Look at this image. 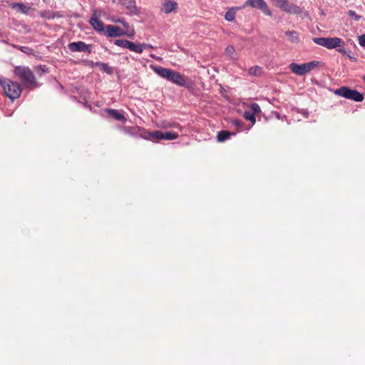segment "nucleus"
Wrapping results in <instances>:
<instances>
[{"label": "nucleus", "instance_id": "1", "mask_svg": "<svg viewBox=\"0 0 365 365\" xmlns=\"http://www.w3.org/2000/svg\"><path fill=\"white\" fill-rule=\"evenodd\" d=\"M14 73L26 88H35L38 87V84L34 74L29 67L16 66L14 68Z\"/></svg>", "mask_w": 365, "mask_h": 365}, {"label": "nucleus", "instance_id": "2", "mask_svg": "<svg viewBox=\"0 0 365 365\" xmlns=\"http://www.w3.org/2000/svg\"><path fill=\"white\" fill-rule=\"evenodd\" d=\"M321 66L322 62L312 61L302 64L292 63L289 64V68L294 74L302 76Z\"/></svg>", "mask_w": 365, "mask_h": 365}, {"label": "nucleus", "instance_id": "3", "mask_svg": "<svg viewBox=\"0 0 365 365\" xmlns=\"http://www.w3.org/2000/svg\"><path fill=\"white\" fill-rule=\"evenodd\" d=\"M5 94L11 99L18 98L21 93V88L16 82L6 79L0 81Z\"/></svg>", "mask_w": 365, "mask_h": 365}, {"label": "nucleus", "instance_id": "4", "mask_svg": "<svg viewBox=\"0 0 365 365\" xmlns=\"http://www.w3.org/2000/svg\"><path fill=\"white\" fill-rule=\"evenodd\" d=\"M334 93L349 100L356 102H361L364 100V95L356 90L351 89L346 86H341L334 91Z\"/></svg>", "mask_w": 365, "mask_h": 365}, {"label": "nucleus", "instance_id": "5", "mask_svg": "<svg viewBox=\"0 0 365 365\" xmlns=\"http://www.w3.org/2000/svg\"><path fill=\"white\" fill-rule=\"evenodd\" d=\"M179 135L173 131H166L165 133L160 131V130H155L153 132H150V133H145V135H143L144 139L148 140H151L153 142H157L160 140H175L178 138Z\"/></svg>", "mask_w": 365, "mask_h": 365}, {"label": "nucleus", "instance_id": "6", "mask_svg": "<svg viewBox=\"0 0 365 365\" xmlns=\"http://www.w3.org/2000/svg\"><path fill=\"white\" fill-rule=\"evenodd\" d=\"M313 41L323 47H325L328 49L336 48L338 47H343L345 44L344 41L338 37H332V38H314Z\"/></svg>", "mask_w": 365, "mask_h": 365}, {"label": "nucleus", "instance_id": "7", "mask_svg": "<svg viewBox=\"0 0 365 365\" xmlns=\"http://www.w3.org/2000/svg\"><path fill=\"white\" fill-rule=\"evenodd\" d=\"M245 6L259 9L262 10L265 15L269 16H272V12L264 0H247L242 7L244 8Z\"/></svg>", "mask_w": 365, "mask_h": 365}, {"label": "nucleus", "instance_id": "8", "mask_svg": "<svg viewBox=\"0 0 365 365\" xmlns=\"http://www.w3.org/2000/svg\"><path fill=\"white\" fill-rule=\"evenodd\" d=\"M106 34L108 37H117L127 35L128 36H133L134 31L132 30L130 32H125L122 30L120 27L114 25H108L106 26Z\"/></svg>", "mask_w": 365, "mask_h": 365}, {"label": "nucleus", "instance_id": "9", "mask_svg": "<svg viewBox=\"0 0 365 365\" xmlns=\"http://www.w3.org/2000/svg\"><path fill=\"white\" fill-rule=\"evenodd\" d=\"M68 48L71 52H91V45H88L81 41L69 43Z\"/></svg>", "mask_w": 365, "mask_h": 365}, {"label": "nucleus", "instance_id": "10", "mask_svg": "<svg viewBox=\"0 0 365 365\" xmlns=\"http://www.w3.org/2000/svg\"><path fill=\"white\" fill-rule=\"evenodd\" d=\"M153 70L161 78H165L169 81H171V78L173 77L175 72V71L159 66H153Z\"/></svg>", "mask_w": 365, "mask_h": 365}, {"label": "nucleus", "instance_id": "11", "mask_svg": "<svg viewBox=\"0 0 365 365\" xmlns=\"http://www.w3.org/2000/svg\"><path fill=\"white\" fill-rule=\"evenodd\" d=\"M125 133L132 135V136H140L144 139L143 135L145 133H150V132L146 131L145 129L141 128L140 127H125L123 128Z\"/></svg>", "mask_w": 365, "mask_h": 365}, {"label": "nucleus", "instance_id": "12", "mask_svg": "<svg viewBox=\"0 0 365 365\" xmlns=\"http://www.w3.org/2000/svg\"><path fill=\"white\" fill-rule=\"evenodd\" d=\"M89 22L96 31L98 32H103L105 31L104 24L98 19L96 11L92 14Z\"/></svg>", "mask_w": 365, "mask_h": 365}, {"label": "nucleus", "instance_id": "13", "mask_svg": "<svg viewBox=\"0 0 365 365\" xmlns=\"http://www.w3.org/2000/svg\"><path fill=\"white\" fill-rule=\"evenodd\" d=\"M162 5L161 11L165 14H170L178 8V3L171 0H165Z\"/></svg>", "mask_w": 365, "mask_h": 365}, {"label": "nucleus", "instance_id": "14", "mask_svg": "<svg viewBox=\"0 0 365 365\" xmlns=\"http://www.w3.org/2000/svg\"><path fill=\"white\" fill-rule=\"evenodd\" d=\"M120 1L130 13L138 14L135 0H120Z\"/></svg>", "mask_w": 365, "mask_h": 365}, {"label": "nucleus", "instance_id": "15", "mask_svg": "<svg viewBox=\"0 0 365 365\" xmlns=\"http://www.w3.org/2000/svg\"><path fill=\"white\" fill-rule=\"evenodd\" d=\"M170 82L178 86H183L185 85L186 81L182 75H181L178 72L175 71L173 73V77H172Z\"/></svg>", "mask_w": 365, "mask_h": 365}, {"label": "nucleus", "instance_id": "16", "mask_svg": "<svg viewBox=\"0 0 365 365\" xmlns=\"http://www.w3.org/2000/svg\"><path fill=\"white\" fill-rule=\"evenodd\" d=\"M107 113L110 117L117 120L123 122L126 120L125 116L117 110L110 108L107 110Z\"/></svg>", "mask_w": 365, "mask_h": 365}, {"label": "nucleus", "instance_id": "17", "mask_svg": "<svg viewBox=\"0 0 365 365\" xmlns=\"http://www.w3.org/2000/svg\"><path fill=\"white\" fill-rule=\"evenodd\" d=\"M242 9V6L240 7H232L227 10L225 13V19L228 21H232L235 19L236 11Z\"/></svg>", "mask_w": 365, "mask_h": 365}, {"label": "nucleus", "instance_id": "18", "mask_svg": "<svg viewBox=\"0 0 365 365\" xmlns=\"http://www.w3.org/2000/svg\"><path fill=\"white\" fill-rule=\"evenodd\" d=\"M145 45H142V43H135L130 41L128 49L138 53H142L143 50L145 49Z\"/></svg>", "mask_w": 365, "mask_h": 365}, {"label": "nucleus", "instance_id": "19", "mask_svg": "<svg viewBox=\"0 0 365 365\" xmlns=\"http://www.w3.org/2000/svg\"><path fill=\"white\" fill-rule=\"evenodd\" d=\"M92 66L98 67L101 71L103 72L110 74L113 72L112 68L106 63L103 62H92Z\"/></svg>", "mask_w": 365, "mask_h": 365}, {"label": "nucleus", "instance_id": "20", "mask_svg": "<svg viewBox=\"0 0 365 365\" xmlns=\"http://www.w3.org/2000/svg\"><path fill=\"white\" fill-rule=\"evenodd\" d=\"M285 34L292 43H298L299 42V36L296 31H287L285 32Z\"/></svg>", "mask_w": 365, "mask_h": 365}, {"label": "nucleus", "instance_id": "21", "mask_svg": "<svg viewBox=\"0 0 365 365\" xmlns=\"http://www.w3.org/2000/svg\"><path fill=\"white\" fill-rule=\"evenodd\" d=\"M9 5L12 9H18L22 14H27L30 9V7L26 6L23 3H11Z\"/></svg>", "mask_w": 365, "mask_h": 365}, {"label": "nucleus", "instance_id": "22", "mask_svg": "<svg viewBox=\"0 0 365 365\" xmlns=\"http://www.w3.org/2000/svg\"><path fill=\"white\" fill-rule=\"evenodd\" d=\"M284 11L292 14H299L302 12V9L299 6L289 2Z\"/></svg>", "mask_w": 365, "mask_h": 365}, {"label": "nucleus", "instance_id": "23", "mask_svg": "<svg viewBox=\"0 0 365 365\" xmlns=\"http://www.w3.org/2000/svg\"><path fill=\"white\" fill-rule=\"evenodd\" d=\"M263 73V68L259 66H254L249 68L248 73L251 76H261Z\"/></svg>", "mask_w": 365, "mask_h": 365}, {"label": "nucleus", "instance_id": "24", "mask_svg": "<svg viewBox=\"0 0 365 365\" xmlns=\"http://www.w3.org/2000/svg\"><path fill=\"white\" fill-rule=\"evenodd\" d=\"M40 16L46 19H53L56 17H60V15L50 10H45L40 12Z\"/></svg>", "mask_w": 365, "mask_h": 365}, {"label": "nucleus", "instance_id": "25", "mask_svg": "<svg viewBox=\"0 0 365 365\" xmlns=\"http://www.w3.org/2000/svg\"><path fill=\"white\" fill-rule=\"evenodd\" d=\"M231 135H232V133L227 130H221L217 134V140L219 142H223V141L226 140L227 139H228Z\"/></svg>", "mask_w": 365, "mask_h": 365}, {"label": "nucleus", "instance_id": "26", "mask_svg": "<svg viewBox=\"0 0 365 365\" xmlns=\"http://www.w3.org/2000/svg\"><path fill=\"white\" fill-rule=\"evenodd\" d=\"M243 116H244L245 119L252 122V125H254L255 123V122H256L255 115L250 110H245L243 114Z\"/></svg>", "mask_w": 365, "mask_h": 365}, {"label": "nucleus", "instance_id": "27", "mask_svg": "<svg viewBox=\"0 0 365 365\" xmlns=\"http://www.w3.org/2000/svg\"><path fill=\"white\" fill-rule=\"evenodd\" d=\"M114 43L118 46L128 48L130 41L125 39H116Z\"/></svg>", "mask_w": 365, "mask_h": 365}, {"label": "nucleus", "instance_id": "28", "mask_svg": "<svg viewBox=\"0 0 365 365\" xmlns=\"http://www.w3.org/2000/svg\"><path fill=\"white\" fill-rule=\"evenodd\" d=\"M235 49L232 46H227L225 48V54L230 58H235Z\"/></svg>", "mask_w": 365, "mask_h": 365}, {"label": "nucleus", "instance_id": "29", "mask_svg": "<svg viewBox=\"0 0 365 365\" xmlns=\"http://www.w3.org/2000/svg\"><path fill=\"white\" fill-rule=\"evenodd\" d=\"M250 109H251V112L253 113V114L255 115L256 114L259 113L261 112V108L259 107V106L256 103H252L250 105Z\"/></svg>", "mask_w": 365, "mask_h": 365}, {"label": "nucleus", "instance_id": "30", "mask_svg": "<svg viewBox=\"0 0 365 365\" xmlns=\"http://www.w3.org/2000/svg\"><path fill=\"white\" fill-rule=\"evenodd\" d=\"M348 15L351 17H353L356 21H359L361 19V16L357 15L354 11L349 10L348 11Z\"/></svg>", "mask_w": 365, "mask_h": 365}, {"label": "nucleus", "instance_id": "31", "mask_svg": "<svg viewBox=\"0 0 365 365\" xmlns=\"http://www.w3.org/2000/svg\"><path fill=\"white\" fill-rule=\"evenodd\" d=\"M274 5L279 8H281L287 0H272Z\"/></svg>", "mask_w": 365, "mask_h": 365}, {"label": "nucleus", "instance_id": "32", "mask_svg": "<svg viewBox=\"0 0 365 365\" xmlns=\"http://www.w3.org/2000/svg\"><path fill=\"white\" fill-rule=\"evenodd\" d=\"M358 40L359 45L362 47H365V35L359 36Z\"/></svg>", "mask_w": 365, "mask_h": 365}, {"label": "nucleus", "instance_id": "33", "mask_svg": "<svg viewBox=\"0 0 365 365\" xmlns=\"http://www.w3.org/2000/svg\"><path fill=\"white\" fill-rule=\"evenodd\" d=\"M346 56H347L353 62L357 61V58L352 54L351 51H347Z\"/></svg>", "mask_w": 365, "mask_h": 365}, {"label": "nucleus", "instance_id": "34", "mask_svg": "<svg viewBox=\"0 0 365 365\" xmlns=\"http://www.w3.org/2000/svg\"><path fill=\"white\" fill-rule=\"evenodd\" d=\"M20 49L21 51L26 53H29L31 51V48L29 47H26V46H21L20 48Z\"/></svg>", "mask_w": 365, "mask_h": 365}, {"label": "nucleus", "instance_id": "35", "mask_svg": "<svg viewBox=\"0 0 365 365\" xmlns=\"http://www.w3.org/2000/svg\"><path fill=\"white\" fill-rule=\"evenodd\" d=\"M339 48L337 49V51L341 53L342 54L343 56H346V53H347V51L343 48H340L339 47Z\"/></svg>", "mask_w": 365, "mask_h": 365}, {"label": "nucleus", "instance_id": "36", "mask_svg": "<svg viewBox=\"0 0 365 365\" xmlns=\"http://www.w3.org/2000/svg\"><path fill=\"white\" fill-rule=\"evenodd\" d=\"M289 3V1L288 0H287L285 1V3L284 4V5L280 8L282 11H284V10L286 9V8L288 6V4Z\"/></svg>", "mask_w": 365, "mask_h": 365}, {"label": "nucleus", "instance_id": "37", "mask_svg": "<svg viewBox=\"0 0 365 365\" xmlns=\"http://www.w3.org/2000/svg\"><path fill=\"white\" fill-rule=\"evenodd\" d=\"M142 45L146 46L145 48H153L152 45L148 44V43H142Z\"/></svg>", "mask_w": 365, "mask_h": 365}, {"label": "nucleus", "instance_id": "38", "mask_svg": "<svg viewBox=\"0 0 365 365\" xmlns=\"http://www.w3.org/2000/svg\"><path fill=\"white\" fill-rule=\"evenodd\" d=\"M123 26L126 29H128L129 26L128 24L126 21L123 22Z\"/></svg>", "mask_w": 365, "mask_h": 365}, {"label": "nucleus", "instance_id": "39", "mask_svg": "<svg viewBox=\"0 0 365 365\" xmlns=\"http://www.w3.org/2000/svg\"><path fill=\"white\" fill-rule=\"evenodd\" d=\"M125 21L124 19H118V20L117 21V22H118V23H120V24H123V22H125Z\"/></svg>", "mask_w": 365, "mask_h": 365}]
</instances>
